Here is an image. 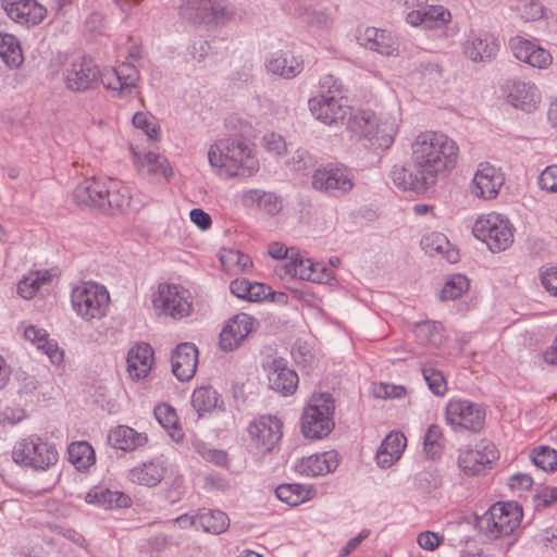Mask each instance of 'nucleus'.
Segmentation results:
<instances>
[{
	"label": "nucleus",
	"mask_w": 557,
	"mask_h": 557,
	"mask_svg": "<svg viewBox=\"0 0 557 557\" xmlns=\"http://www.w3.org/2000/svg\"><path fill=\"white\" fill-rule=\"evenodd\" d=\"M292 355L295 362L304 368L311 367L314 361V354L306 343H301L299 341L295 343L292 349Z\"/></svg>",
	"instance_id": "13d9d810"
},
{
	"label": "nucleus",
	"mask_w": 557,
	"mask_h": 557,
	"mask_svg": "<svg viewBox=\"0 0 557 557\" xmlns=\"http://www.w3.org/2000/svg\"><path fill=\"white\" fill-rule=\"evenodd\" d=\"M391 178L393 183L404 191L425 193L433 186L428 177L414 166L412 161L409 166L394 165L391 171Z\"/></svg>",
	"instance_id": "393cba45"
},
{
	"label": "nucleus",
	"mask_w": 557,
	"mask_h": 557,
	"mask_svg": "<svg viewBox=\"0 0 557 557\" xmlns=\"http://www.w3.org/2000/svg\"><path fill=\"white\" fill-rule=\"evenodd\" d=\"M196 522L205 532L212 534H221L225 532L230 525L227 515L218 509L202 508L197 513Z\"/></svg>",
	"instance_id": "a19ab883"
},
{
	"label": "nucleus",
	"mask_w": 557,
	"mask_h": 557,
	"mask_svg": "<svg viewBox=\"0 0 557 557\" xmlns=\"http://www.w3.org/2000/svg\"><path fill=\"white\" fill-rule=\"evenodd\" d=\"M338 467L337 454L333 450L304 457L295 463V471L306 476H318L333 472Z\"/></svg>",
	"instance_id": "bb28decb"
},
{
	"label": "nucleus",
	"mask_w": 557,
	"mask_h": 557,
	"mask_svg": "<svg viewBox=\"0 0 557 557\" xmlns=\"http://www.w3.org/2000/svg\"><path fill=\"white\" fill-rule=\"evenodd\" d=\"M411 161L433 185L438 176L447 175L458 161L459 147L454 139L440 132L419 134L411 145Z\"/></svg>",
	"instance_id": "f257e3e1"
},
{
	"label": "nucleus",
	"mask_w": 557,
	"mask_h": 557,
	"mask_svg": "<svg viewBox=\"0 0 557 557\" xmlns=\"http://www.w3.org/2000/svg\"><path fill=\"white\" fill-rule=\"evenodd\" d=\"M268 380L269 387L283 396L294 394L298 385L297 373L287 367L283 358L273 359L269 366Z\"/></svg>",
	"instance_id": "5701e85b"
},
{
	"label": "nucleus",
	"mask_w": 557,
	"mask_h": 557,
	"mask_svg": "<svg viewBox=\"0 0 557 557\" xmlns=\"http://www.w3.org/2000/svg\"><path fill=\"white\" fill-rule=\"evenodd\" d=\"M88 504L97 505L106 510L126 508L131 506V497L120 491L96 486L85 497Z\"/></svg>",
	"instance_id": "c9c22d12"
},
{
	"label": "nucleus",
	"mask_w": 557,
	"mask_h": 557,
	"mask_svg": "<svg viewBox=\"0 0 557 557\" xmlns=\"http://www.w3.org/2000/svg\"><path fill=\"white\" fill-rule=\"evenodd\" d=\"M109 301L108 290L103 286L94 283L78 285L73 288L71 294L74 311L85 321L104 317Z\"/></svg>",
	"instance_id": "1a4fd4ad"
},
{
	"label": "nucleus",
	"mask_w": 557,
	"mask_h": 557,
	"mask_svg": "<svg viewBox=\"0 0 557 557\" xmlns=\"http://www.w3.org/2000/svg\"><path fill=\"white\" fill-rule=\"evenodd\" d=\"M1 7L11 20L26 26L41 23L47 14L46 8L36 0H2Z\"/></svg>",
	"instance_id": "4be33fe9"
},
{
	"label": "nucleus",
	"mask_w": 557,
	"mask_h": 557,
	"mask_svg": "<svg viewBox=\"0 0 557 557\" xmlns=\"http://www.w3.org/2000/svg\"><path fill=\"white\" fill-rule=\"evenodd\" d=\"M422 249L430 256L443 255L450 262L458 260V252L449 249V242L442 233L433 232L421 239Z\"/></svg>",
	"instance_id": "79ce46f5"
},
{
	"label": "nucleus",
	"mask_w": 557,
	"mask_h": 557,
	"mask_svg": "<svg viewBox=\"0 0 557 557\" xmlns=\"http://www.w3.org/2000/svg\"><path fill=\"white\" fill-rule=\"evenodd\" d=\"M414 484L422 492H432L442 485V476L440 471L431 466L416 474Z\"/></svg>",
	"instance_id": "864d4df0"
},
{
	"label": "nucleus",
	"mask_w": 557,
	"mask_h": 557,
	"mask_svg": "<svg viewBox=\"0 0 557 557\" xmlns=\"http://www.w3.org/2000/svg\"><path fill=\"white\" fill-rule=\"evenodd\" d=\"M347 127L367 139L371 147L388 149L395 139L398 124L393 117H377L371 111H359L350 116Z\"/></svg>",
	"instance_id": "7ed1b4c3"
},
{
	"label": "nucleus",
	"mask_w": 557,
	"mask_h": 557,
	"mask_svg": "<svg viewBox=\"0 0 557 557\" xmlns=\"http://www.w3.org/2000/svg\"><path fill=\"white\" fill-rule=\"evenodd\" d=\"M191 405L201 417L206 412L221 407L223 401L220 399L218 392L211 386H200L196 388L191 395Z\"/></svg>",
	"instance_id": "c03bdc74"
},
{
	"label": "nucleus",
	"mask_w": 557,
	"mask_h": 557,
	"mask_svg": "<svg viewBox=\"0 0 557 557\" xmlns=\"http://www.w3.org/2000/svg\"><path fill=\"white\" fill-rule=\"evenodd\" d=\"M101 71L89 58L76 57L67 61L62 70L65 88L73 92L96 89L100 84Z\"/></svg>",
	"instance_id": "9b49d317"
},
{
	"label": "nucleus",
	"mask_w": 557,
	"mask_h": 557,
	"mask_svg": "<svg viewBox=\"0 0 557 557\" xmlns=\"http://www.w3.org/2000/svg\"><path fill=\"white\" fill-rule=\"evenodd\" d=\"M469 288V281L465 275L457 274L446 282L441 290V300H455Z\"/></svg>",
	"instance_id": "6e6d98bb"
},
{
	"label": "nucleus",
	"mask_w": 557,
	"mask_h": 557,
	"mask_svg": "<svg viewBox=\"0 0 557 557\" xmlns=\"http://www.w3.org/2000/svg\"><path fill=\"white\" fill-rule=\"evenodd\" d=\"M532 460L544 471L557 470V450L548 446H539L532 451Z\"/></svg>",
	"instance_id": "5fc2aeb1"
},
{
	"label": "nucleus",
	"mask_w": 557,
	"mask_h": 557,
	"mask_svg": "<svg viewBox=\"0 0 557 557\" xmlns=\"http://www.w3.org/2000/svg\"><path fill=\"white\" fill-rule=\"evenodd\" d=\"M485 416L482 405L468 399L453 398L446 405L445 419L454 431L480 432L484 426Z\"/></svg>",
	"instance_id": "f8f14e48"
},
{
	"label": "nucleus",
	"mask_w": 557,
	"mask_h": 557,
	"mask_svg": "<svg viewBox=\"0 0 557 557\" xmlns=\"http://www.w3.org/2000/svg\"><path fill=\"white\" fill-rule=\"evenodd\" d=\"M308 107L311 114L326 125L337 124L346 117L354 116L346 99H335L331 96L329 98L313 96L308 100Z\"/></svg>",
	"instance_id": "a211bd4d"
},
{
	"label": "nucleus",
	"mask_w": 557,
	"mask_h": 557,
	"mask_svg": "<svg viewBox=\"0 0 557 557\" xmlns=\"http://www.w3.org/2000/svg\"><path fill=\"white\" fill-rule=\"evenodd\" d=\"M107 180L96 177L85 178L73 191V199L78 206L98 209L102 212L101 202L104 201Z\"/></svg>",
	"instance_id": "a878e982"
},
{
	"label": "nucleus",
	"mask_w": 557,
	"mask_h": 557,
	"mask_svg": "<svg viewBox=\"0 0 557 557\" xmlns=\"http://www.w3.org/2000/svg\"><path fill=\"white\" fill-rule=\"evenodd\" d=\"M315 96L323 98L334 97L335 99H346L342 83L333 75L327 74L320 78L319 89Z\"/></svg>",
	"instance_id": "4d7b16f0"
},
{
	"label": "nucleus",
	"mask_w": 557,
	"mask_h": 557,
	"mask_svg": "<svg viewBox=\"0 0 557 557\" xmlns=\"http://www.w3.org/2000/svg\"><path fill=\"white\" fill-rule=\"evenodd\" d=\"M139 79L140 73L137 67L132 63L123 62L101 73L100 84L112 98L129 101L140 95Z\"/></svg>",
	"instance_id": "9d476101"
},
{
	"label": "nucleus",
	"mask_w": 557,
	"mask_h": 557,
	"mask_svg": "<svg viewBox=\"0 0 557 557\" xmlns=\"http://www.w3.org/2000/svg\"><path fill=\"white\" fill-rule=\"evenodd\" d=\"M252 283L253 282H250L247 278H236L230 284L231 293L240 299L249 300V290Z\"/></svg>",
	"instance_id": "69168bd1"
},
{
	"label": "nucleus",
	"mask_w": 557,
	"mask_h": 557,
	"mask_svg": "<svg viewBox=\"0 0 557 557\" xmlns=\"http://www.w3.org/2000/svg\"><path fill=\"white\" fill-rule=\"evenodd\" d=\"M539 184L542 189L550 193L557 191V165L547 166L539 176Z\"/></svg>",
	"instance_id": "680f3d73"
},
{
	"label": "nucleus",
	"mask_w": 557,
	"mask_h": 557,
	"mask_svg": "<svg viewBox=\"0 0 557 557\" xmlns=\"http://www.w3.org/2000/svg\"><path fill=\"white\" fill-rule=\"evenodd\" d=\"M0 57L8 66L12 69L20 66L23 61V54L15 36L0 34Z\"/></svg>",
	"instance_id": "09e8293b"
},
{
	"label": "nucleus",
	"mask_w": 557,
	"mask_h": 557,
	"mask_svg": "<svg viewBox=\"0 0 557 557\" xmlns=\"http://www.w3.org/2000/svg\"><path fill=\"white\" fill-rule=\"evenodd\" d=\"M498 450L488 441H481L474 447L459 449L458 467L468 476L480 475L498 459Z\"/></svg>",
	"instance_id": "4468645a"
},
{
	"label": "nucleus",
	"mask_w": 557,
	"mask_h": 557,
	"mask_svg": "<svg viewBox=\"0 0 557 557\" xmlns=\"http://www.w3.org/2000/svg\"><path fill=\"white\" fill-rule=\"evenodd\" d=\"M267 71L285 79L298 76L304 70V60L292 52L278 51L271 54L265 61Z\"/></svg>",
	"instance_id": "c85d7f7f"
},
{
	"label": "nucleus",
	"mask_w": 557,
	"mask_h": 557,
	"mask_svg": "<svg viewBox=\"0 0 557 557\" xmlns=\"http://www.w3.org/2000/svg\"><path fill=\"white\" fill-rule=\"evenodd\" d=\"M444 448L443 432L437 424H431L423 437V450L431 459L440 458Z\"/></svg>",
	"instance_id": "603ef678"
},
{
	"label": "nucleus",
	"mask_w": 557,
	"mask_h": 557,
	"mask_svg": "<svg viewBox=\"0 0 557 557\" xmlns=\"http://www.w3.org/2000/svg\"><path fill=\"white\" fill-rule=\"evenodd\" d=\"M509 47L516 59L533 67L546 69L553 62L549 51L539 46L534 40L516 36L509 40Z\"/></svg>",
	"instance_id": "412c9836"
},
{
	"label": "nucleus",
	"mask_w": 557,
	"mask_h": 557,
	"mask_svg": "<svg viewBox=\"0 0 557 557\" xmlns=\"http://www.w3.org/2000/svg\"><path fill=\"white\" fill-rule=\"evenodd\" d=\"M463 53L474 62H484L494 58L498 45L488 35L471 34L462 44Z\"/></svg>",
	"instance_id": "2f4dec72"
},
{
	"label": "nucleus",
	"mask_w": 557,
	"mask_h": 557,
	"mask_svg": "<svg viewBox=\"0 0 557 557\" xmlns=\"http://www.w3.org/2000/svg\"><path fill=\"white\" fill-rule=\"evenodd\" d=\"M522 518L520 507L515 503H497L493 505L476 524L487 537L496 540L510 535L519 525Z\"/></svg>",
	"instance_id": "6e6552de"
},
{
	"label": "nucleus",
	"mask_w": 557,
	"mask_h": 557,
	"mask_svg": "<svg viewBox=\"0 0 557 557\" xmlns=\"http://www.w3.org/2000/svg\"><path fill=\"white\" fill-rule=\"evenodd\" d=\"M513 231L510 221L495 212L479 216L472 227L473 235L493 252L504 251L512 245Z\"/></svg>",
	"instance_id": "0eeeda50"
},
{
	"label": "nucleus",
	"mask_w": 557,
	"mask_h": 557,
	"mask_svg": "<svg viewBox=\"0 0 557 557\" xmlns=\"http://www.w3.org/2000/svg\"><path fill=\"white\" fill-rule=\"evenodd\" d=\"M165 471L166 468L162 461L151 460L132 468L127 478L132 483L156 486L162 481Z\"/></svg>",
	"instance_id": "4c0bfd02"
},
{
	"label": "nucleus",
	"mask_w": 557,
	"mask_h": 557,
	"mask_svg": "<svg viewBox=\"0 0 557 557\" xmlns=\"http://www.w3.org/2000/svg\"><path fill=\"white\" fill-rule=\"evenodd\" d=\"M404 1L408 8L417 7V9L411 10L406 16V22L411 26L435 29L443 27L451 18L450 12L443 5H428L426 0Z\"/></svg>",
	"instance_id": "f3484780"
},
{
	"label": "nucleus",
	"mask_w": 557,
	"mask_h": 557,
	"mask_svg": "<svg viewBox=\"0 0 557 557\" xmlns=\"http://www.w3.org/2000/svg\"><path fill=\"white\" fill-rule=\"evenodd\" d=\"M312 187L331 196H342L349 193L354 184V175L345 166L327 165L318 169L312 175Z\"/></svg>",
	"instance_id": "2eb2a0df"
},
{
	"label": "nucleus",
	"mask_w": 557,
	"mask_h": 557,
	"mask_svg": "<svg viewBox=\"0 0 557 557\" xmlns=\"http://www.w3.org/2000/svg\"><path fill=\"white\" fill-rule=\"evenodd\" d=\"M137 166L143 174L161 176L164 180H169L173 174L168 159L152 151L145 153L143 158H138Z\"/></svg>",
	"instance_id": "ea45409f"
},
{
	"label": "nucleus",
	"mask_w": 557,
	"mask_h": 557,
	"mask_svg": "<svg viewBox=\"0 0 557 557\" xmlns=\"http://www.w3.org/2000/svg\"><path fill=\"white\" fill-rule=\"evenodd\" d=\"M258 324L255 318L247 313H238L230 319L220 334V347L224 351L235 350Z\"/></svg>",
	"instance_id": "aec40b11"
},
{
	"label": "nucleus",
	"mask_w": 557,
	"mask_h": 557,
	"mask_svg": "<svg viewBox=\"0 0 557 557\" xmlns=\"http://www.w3.org/2000/svg\"><path fill=\"white\" fill-rule=\"evenodd\" d=\"M38 278L25 276L17 285V293L24 299H30L39 290Z\"/></svg>",
	"instance_id": "0e129e2a"
},
{
	"label": "nucleus",
	"mask_w": 557,
	"mask_h": 557,
	"mask_svg": "<svg viewBox=\"0 0 557 557\" xmlns=\"http://www.w3.org/2000/svg\"><path fill=\"white\" fill-rule=\"evenodd\" d=\"M421 373L430 391L436 396H444L447 392V382L442 371L433 367L431 362L421 364Z\"/></svg>",
	"instance_id": "3c124183"
},
{
	"label": "nucleus",
	"mask_w": 557,
	"mask_h": 557,
	"mask_svg": "<svg viewBox=\"0 0 557 557\" xmlns=\"http://www.w3.org/2000/svg\"><path fill=\"white\" fill-rule=\"evenodd\" d=\"M286 274L300 280L322 282L326 269L310 259H304L298 253H292L289 261L285 264Z\"/></svg>",
	"instance_id": "f704fd0d"
},
{
	"label": "nucleus",
	"mask_w": 557,
	"mask_h": 557,
	"mask_svg": "<svg viewBox=\"0 0 557 557\" xmlns=\"http://www.w3.org/2000/svg\"><path fill=\"white\" fill-rule=\"evenodd\" d=\"M414 336L421 345L438 347L443 343V326L435 321H423L416 325Z\"/></svg>",
	"instance_id": "de8ad7c7"
},
{
	"label": "nucleus",
	"mask_w": 557,
	"mask_h": 557,
	"mask_svg": "<svg viewBox=\"0 0 557 557\" xmlns=\"http://www.w3.org/2000/svg\"><path fill=\"white\" fill-rule=\"evenodd\" d=\"M305 22L317 28L330 27L332 24V18L324 11H318L314 9H308L304 13Z\"/></svg>",
	"instance_id": "bf43d9fd"
},
{
	"label": "nucleus",
	"mask_w": 557,
	"mask_h": 557,
	"mask_svg": "<svg viewBox=\"0 0 557 557\" xmlns=\"http://www.w3.org/2000/svg\"><path fill=\"white\" fill-rule=\"evenodd\" d=\"M442 541L443 539L437 533L431 531L422 532L418 536V544L426 550H434L441 545Z\"/></svg>",
	"instance_id": "774afa93"
},
{
	"label": "nucleus",
	"mask_w": 557,
	"mask_h": 557,
	"mask_svg": "<svg viewBox=\"0 0 557 557\" xmlns=\"http://www.w3.org/2000/svg\"><path fill=\"white\" fill-rule=\"evenodd\" d=\"M406 447V437L399 432H391L380 445L375 459L381 468H389L401 456Z\"/></svg>",
	"instance_id": "e433bc0d"
},
{
	"label": "nucleus",
	"mask_w": 557,
	"mask_h": 557,
	"mask_svg": "<svg viewBox=\"0 0 557 557\" xmlns=\"http://www.w3.org/2000/svg\"><path fill=\"white\" fill-rule=\"evenodd\" d=\"M69 460L77 470L88 469L95 463V451L86 441L70 444L67 448Z\"/></svg>",
	"instance_id": "49530a36"
},
{
	"label": "nucleus",
	"mask_w": 557,
	"mask_h": 557,
	"mask_svg": "<svg viewBox=\"0 0 557 557\" xmlns=\"http://www.w3.org/2000/svg\"><path fill=\"white\" fill-rule=\"evenodd\" d=\"M172 372L178 381L194 377L198 364V349L193 343H181L172 355Z\"/></svg>",
	"instance_id": "b1692460"
},
{
	"label": "nucleus",
	"mask_w": 557,
	"mask_h": 557,
	"mask_svg": "<svg viewBox=\"0 0 557 557\" xmlns=\"http://www.w3.org/2000/svg\"><path fill=\"white\" fill-rule=\"evenodd\" d=\"M153 349L147 343H139L127 354V372L133 380L145 379L153 363Z\"/></svg>",
	"instance_id": "c756f323"
},
{
	"label": "nucleus",
	"mask_w": 557,
	"mask_h": 557,
	"mask_svg": "<svg viewBox=\"0 0 557 557\" xmlns=\"http://www.w3.org/2000/svg\"><path fill=\"white\" fill-rule=\"evenodd\" d=\"M361 45L382 55H392L398 50L397 39L385 29L368 27L360 37Z\"/></svg>",
	"instance_id": "72a5a7b5"
},
{
	"label": "nucleus",
	"mask_w": 557,
	"mask_h": 557,
	"mask_svg": "<svg viewBox=\"0 0 557 557\" xmlns=\"http://www.w3.org/2000/svg\"><path fill=\"white\" fill-rule=\"evenodd\" d=\"M541 282L548 293L557 297V267L543 271L541 273Z\"/></svg>",
	"instance_id": "338daca9"
},
{
	"label": "nucleus",
	"mask_w": 557,
	"mask_h": 557,
	"mask_svg": "<svg viewBox=\"0 0 557 557\" xmlns=\"http://www.w3.org/2000/svg\"><path fill=\"white\" fill-rule=\"evenodd\" d=\"M180 16L191 24L225 25L235 18V8L227 0H183Z\"/></svg>",
	"instance_id": "39448f33"
},
{
	"label": "nucleus",
	"mask_w": 557,
	"mask_h": 557,
	"mask_svg": "<svg viewBox=\"0 0 557 557\" xmlns=\"http://www.w3.org/2000/svg\"><path fill=\"white\" fill-rule=\"evenodd\" d=\"M277 498L289 506H298L312 498L314 490L302 484H282L276 487Z\"/></svg>",
	"instance_id": "a18cd8bd"
},
{
	"label": "nucleus",
	"mask_w": 557,
	"mask_h": 557,
	"mask_svg": "<svg viewBox=\"0 0 557 557\" xmlns=\"http://www.w3.org/2000/svg\"><path fill=\"white\" fill-rule=\"evenodd\" d=\"M102 205V213L113 214L115 211H124L131 207V191L123 182L109 177Z\"/></svg>",
	"instance_id": "7c9ffc66"
},
{
	"label": "nucleus",
	"mask_w": 557,
	"mask_h": 557,
	"mask_svg": "<svg viewBox=\"0 0 557 557\" xmlns=\"http://www.w3.org/2000/svg\"><path fill=\"white\" fill-rule=\"evenodd\" d=\"M154 417L162 428L169 432L173 441L181 442L184 438V432L178 423V417L173 407L168 404L158 405L154 408Z\"/></svg>",
	"instance_id": "37998d69"
},
{
	"label": "nucleus",
	"mask_w": 557,
	"mask_h": 557,
	"mask_svg": "<svg viewBox=\"0 0 557 557\" xmlns=\"http://www.w3.org/2000/svg\"><path fill=\"white\" fill-rule=\"evenodd\" d=\"M534 545L543 557H552L557 554V527H548L540 530L533 536Z\"/></svg>",
	"instance_id": "8fccbe9b"
},
{
	"label": "nucleus",
	"mask_w": 557,
	"mask_h": 557,
	"mask_svg": "<svg viewBox=\"0 0 557 557\" xmlns=\"http://www.w3.org/2000/svg\"><path fill=\"white\" fill-rule=\"evenodd\" d=\"M133 124L136 128L144 131L150 139H157L159 127L149 120L146 113L136 112L133 115Z\"/></svg>",
	"instance_id": "052dcab7"
},
{
	"label": "nucleus",
	"mask_w": 557,
	"mask_h": 557,
	"mask_svg": "<svg viewBox=\"0 0 557 557\" xmlns=\"http://www.w3.org/2000/svg\"><path fill=\"white\" fill-rule=\"evenodd\" d=\"M13 461L34 471H47L59 459L54 445L38 435L16 442L12 450Z\"/></svg>",
	"instance_id": "423d86ee"
},
{
	"label": "nucleus",
	"mask_w": 557,
	"mask_h": 557,
	"mask_svg": "<svg viewBox=\"0 0 557 557\" xmlns=\"http://www.w3.org/2000/svg\"><path fill=\"white\" fill-rule=\"evenodd\" d=\"M263 144L268 151L276 156H282L286 152L285 139L277 134L271 133L263 137Z\"/></svg>",
	"instance_id": "e2e57ef3"
},
{
	"label": "nucleus",
	"mask_w": 557,
	"mask_h": 557,
	"mask_svg": "<svg viewBox=\"0 0 557 557\" xmlns=\"http://www.w3.org/2000/svg\"><path fill=\"white\" fill-rule=\"evenodd\" d=\"M283 423L273 416H261L248 425V434L258 454L264 455L273 450L282 438Z\"/></svg>",
	"instance_id": "dca6fc26"
},
{
	"label": "nucleus",
	"mask_w": 557,
	"mask_h": 557,
	"mask_svg": "<svg viewBox=\"0 0 557 557\" xmlns=\"http://www.w3.org/2000/svg\"><path fill=\"white\" fill-rule=\"evenodd\" d=\"M334 399L330 393L314 394L301 416V430L308 438H322L334 429Z\"/></svg>",
	"instance_id": "20e7f679"
},
{
	"label": "nucleus",
	"mask_w": 557,
	"mask_h": 557,
	"mask_svg": "<svg viewBox=\"0 0 557 557\" xmlns=\"http://www.w3.org/2000/svg\"><path fill=\"white\" fill-rule=\"evenodd\" d=\"M243 205L245 207L257 206L260 210L269 215H275L281 212L283 208L282 198L271 191H263L259 189H250L243 194Z\"/></svg>",
	"instance_id": "58836bf2"
},
{
	"label": "nucleus",
	"mask_w": 557,
	"mask_h": 557,
	"mask_svg": "<svg viewBox=\"0 0 557 557\" xmlns=\"http://www.w3.org/2000/svg\"><path fill=\"white\" fill-rule=\"evenodd\" d=\"M208 160L218 175L225 178L250 177L259 171V162L250 147L237 137L220 139L211 145Z\"/></svg>",
	"instance_id": "f03ea898"
},
{
	"label": "nucleus",
	"mask_w": 557,
	"mask_h": 557,
	"mask_svg": "<svg viewBox=\"0 0 557 557\" xmlns=\"http://www.w3.org/2000/svg\"><path fill=\"white\" fill-rule=\"evenodd\" d=\"M507 88L509 103L522 111L532 112L541 102V92L534 84L515 81Z\"/></svg>",
	"instance_id": "cd10ccee"
},
{
	"label": "nucleus",
	"mask_w": 557,
	"mask_h": 557,
	"mask_svg": "<svg viewBox=\"0 0 557 557\" xmlns=\"http://www.w3.org/2000/svg\"><path fill=\"white\" fill-rule=\"evenodd\" d=\"M152 302L158 314L169 315L173 319L187 317L193 307L188 290L175 284L159 285L158 295Z\"/></svg>",
	"instance_id": "ddd939ff"
},
{
	"label": "nucleus",
	"mask_w": 557,
	"mask_h": 557,
	"mask_svg": "<svg viewBox=\"0 0 557 557\" xmlns=\"http://www.w3.org/2000/svg\"><path fill=\"white\" fill-rule=\"evenodd\" d=\"M148 436L146 433L137 432L127 425H117L110 430L108 434V443L115 449L124 451H133L147 444Z\"/></svg>",
	"instance_id": "473e14b6"
},
{
	"label": "nucleus",
	"mask_w": 557,
	"mask_h": 557,
	"mask_svg": "<svg viewBox=\"0 0 557 557\" xmlns=\"http://www.w3.org/2000/svg\"><path fill=\"white\" fill-rule=\"evenodd\" d=\"M504 181L500 169L488 162L480 163L472 180V193L482 199H493L498 195Z\"/></svg>",
	"instance_id": "6ab92c4d"
}]
</instances>
